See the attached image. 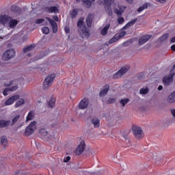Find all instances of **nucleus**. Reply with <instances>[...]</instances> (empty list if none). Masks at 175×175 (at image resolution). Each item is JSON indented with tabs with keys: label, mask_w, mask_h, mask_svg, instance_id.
Wrapping results in <instances>:
<instances>
[{
	"label": "nucleus",
	"mask_w": 175,
	"mask_h": 175,
	"mask_svg": "<svg viewBox=\"0 0 175 175\" xmlns=\"http://www.w3.org/2000/svg\"><path fill=\"white\" fill-rule=\"evenodd\" d=\"M77 27L79 28V32L81 35L85 36V38H90V30L85 26L84 23V18H80L77 21Z\"/></svg>",
	"instance_id": "nucleus-1"
},
{
	"label": "nucleus",
	"mask_w": 175,
	"mask_h": 175,
	"mask_svg": "<svg viewBox=\"0 0 175 175\" xmlns=\"http://www.w3.org/2000/svg\"><path fill=\"white\" fill-rule=\"evenodd\" d=\"M151 38H152V35L150 34L144 35L139 38L138 41L139 46H143V44H144V43H147V42H148Z\"/></svg>",
	"instance_id": "nucleus-11"
},
{
	"label": "nucleus",
	"mask_w": 175,
	"mask_h": 175,
	"mask_svg": "<svg viewBox=\"0 0 175 175\" xmlns=\"http://www.w3.org/2000/svg\"><path fill=\"white\" fill-rule=\"evenodd\" d=\"M117 35L118 34H116L115 37L109 40V44H113V43H114L115 42H117V39L116 38H117Z\"/></svg>",
	"instance_id": "nucleus-41"
},
{
	"label": "nucleus",
	"mask_w": 175,
	"mask_h": 175,
	"mask_svg": "<svg viewBox=\"0 0 175 175\" xmlns=\"http://www.w3.org/2000/svg\"><path fill=\"white\" fill-rule=\"evenodd\" d=\"M175 73L170 72L169 75H166L163 78V83L165 85H169L170 83L173 82V77H174Z\"/></svg>",
	"instance_id": "nucleus-7"
},
{
	"label": "nucleus",
	"mask_w": 175,
	"mask_h": 175,
	"mask_svg": "<svg viewBox=\"0 0 175 175\" xmlns=\"http://www.w3.org/2000/svg\"><path fill=\"white\" fill-rule=\"evenodd\" d=\"M55 79V74L53 73L49 75L44 81L42 86L43 90H47V88L51 87V85H53V83H54Z\"/></svg>",
	"instance_id": "nucleus-2"
},
{
	"label": "nucleus",
	"mask_w": 175,
	"mask_h": 175,
	"mask_svg": "<svg viewBox=\"0 0 175 175\" xmlns=\"http://www.w3.org/2000/svg\"><path fill=\"white\" fill-rule=\"evenodd\" d=\"M130 100H130L129 98L121 99V100H120V105H122V106L123 107H125V105H127V103H129V101H130Z\"/></svg>",
	"instance_id": "nucleus-33"
},
{
	"label": "nucleus",
	"mask_w": 175,
	"mask_h": 175,
	"mask_svg": "<svg viewBox=\"0 0 175 175\" xmlns=\"http://www.w3.org/2000/svg\"><path fill=\"white\" fill-rule=\"evenodd\" d=\"M106 13H107L108 16H113V10L111 9V6L105 7Z\"/></svg>",
	"instance_id": "nucleus-32"
},
{
	"label": "nucleus",
	"mask_w": 175,
	"mask_h": 175,
	"mask_svg": "<svg viewBox=\"0 0 175 175\" xmlns=\"http://www.w3.org/2000/svg\"><path fill=\"white\" fill-rule=\"evenodd\" d=\"M39 133L42 135V136H47V131L45 129H41L39 130Z\"/></svg>",
	"instance_id": "nucleus-40"
},
{
	"label": "nucleus",
	"mask_w": 175,
	"mask_h": 175,
	"mask_svg": "<svg viewBox=\"0 0 175 175\" xmlns=\"http://www.w3.org/2000/svg\"><path fill=\"white\" fill-rule=\"evenodd\" d=\"M33 49H35V46L29 45V46L23 48V53H24V54H25V53H28V51H31V50H33Z\"/></svg>",
	"instance_id": "nucleus-28"
},
{
	"label": "nucleus",
	"mask_w": 175,
	"mask_h": 175,
	"mask_svg": "<svg viewBox=\"0 0 175 175\" xmlns=\"http://www.w3.org/2000/svg\"><path fill=\"white\" fill-rule=\"evenodd\" d=\"M109 88L110 86H109V85H104L102 90L100 91L99 96H106V95H107V92H109Z\"/></svg>",
	"instance_id": "nucleus-16"
},
{
	"label": "nucleus",
	"mask_w": 175,
	"mask_h": 175,
	"mask_svg": "<svg viewBox=\"0 0 175 175\" xmlns=\"http://www.w3.org/2000/svg\"><path fill=\"white\" fill-rule=\"evenodd\" d=\"M18 120H20V115H17L12 119L11 126H13V125H15V124L17 122V121H18Z\"/></svg>",
	"instance_id": "nucleus-38"
},
{
	"label": "nucleus",
	"mask_w": 175,
	"mask_h": 175,
	"mask_svg": "<svg viewBox=\"0 0 175 175\" xmlns=\"http://www.w3.org/2000/svg\"><path fill=\"white\" fill-rule=\"evenodd\" d=\"M14 57H16V51L13 49H10L3 53L2 59L3 61H10Z\"/></svg>",
	"instance_id": "nucleus-3"
},
{
	"label": "nucleus",
	"mask_w": 175,
	"mask_h": 175,
	"mask_svg": "<svg viewBox=\"0 0 175 175\" xmlns=\"http://www.w3.org/2000/svg\"><path fill=\"white\" fill-rule=\"evenodd\" d=\"M112 3H114V0H104L105 7L111 6Z\"/></svg>",
	"instance_id": "nucleus-36"
},
{
	"label": "nucleus",
	"mask_w": 175,
	"mask_h": 175,
	"mask_svg": "<svg viewBox=\"0 0 175 175\" xmlns=\"http://www.w3.org/2000/svg\"><path fill=\"white\" fill-rule=\"evenodd\" d=\"M132 131L134 136L137 140H140L143 137V130H142V128L133 125L132 127Z\"/></svg>",
	"instance_id": "nucleus-6"
},
{
	"label": "nucleus",
	"mask_w": 175,
	"mask_h": 175,
	"mask_svg": "<svg viewBox=\"0 0 175 175\" xmlns=\"http://www.w3.org/2000/svg\"><path fill=\"white\" fill-rule=\"evenodd\" d=\"M131 43H132V42L131 40H127L123 43V46H124V47H128V46H129V44H131Z\"/></svg>",
	"instance_id": "nucleus-45"
},
{
	"label": "nucleus",
	"mask_w": 175,
	"mask_h": 175,
	"mask_svg": "<svg viewBox=\"0 0 175 175\" xmlns=\"http://www.w3.org/2000/svg\"><path fill=\"white\" fill-rule=\"evenodd\" d=\"M49 106L51 107H54L55 106V98L51 97L49 101Z\"/></svg>",
	"instance_id": "nucleus-35"
},
{
	"label": "nucleus",
	"mask_w": 175,
	"mask_h": 175,
	"mask_svg": "<svg viewBox=\"0 0 175 175\" xmlns=\"http://www.w3.org/2000/svg\"><path fill=\"white\" fill-rule=\"evenodd\" d=\"M15 175H18L20 174V170H16L14 173Z\"/></svg>",
	"instance_id": "nucleus-62"
},
{
	"label": "nucleus",
	"mask_w": 175,
	"mask_h": 175,
	"mask_svg": "<svg viewBox=\"0 0 175 175\" xmlns=\"http://www.w3.org/2000/svg\"><path fill=\"white\" fill-rule=\"evenodd\" d=\"M12 84H13V81H11L9 84L5 83L4 85H5V87H10V85H12Z\"/></svg>",
	"instance_id": "nucleus-53"
},
{
	"label": "nucleus",
	"mask_w": 175,
	"mask_h": 175,
	"mask_svg": "<svg viewBox=\"0 0 175 175\" xmlns=\"http://www.w3.org/2000/svg\"><path fill=\"white\" fill-rule=\"evenodd\" d=\"M143 10H144V8L143 6H140V7L137 9L138 13H142V12H143Z\"/></svg>",
	"instance_id": "nucleus-51"
},
{
	"label": "nucleus",
	"mask_w": 175,
	"mask_h": 175,
	"mask_svg": "<svg viewBox=\"0 0 175 175\" xmlns=\"http://www.w3.org/2000/svg\"><path fill=\"white\" fill-rule=\"evenodd\" d=\"M171 50H172V51H175V44H173V45L171 46Z\"/></svg>",
	"instance_id": "nucleus-60"
},
{
	"label": "nucleus",
	"mask_w": 175,
	"mask_h": 175,
	"mask_svg": "<svg viewBox=\"0 0 175 175\" xmlns=\"http://www.w3.org/2000/svg\"><path fill=\"white\" fill-rule=\"evenodd\" d=\"M173 69H175V64L173 66Z\"/></svg>",
	"instance_id": "nucleus-64"
},
{
	"label": "nucleus",
	"mask_w": 175,
	"mask_h": 175,
	"mask_svg": "<svg viewBox=\"0 0 175 175\" xmlns=\"http://www.w3.org/2000/svg\"><path fill=\"white\" fill-rule=\"evenodd\" d=\"M45 10L48 13H58L59 12V10L56 6L46 7Z\"/></svg>",
	"instance_id": "nucleus-18"
},
{
	"label": "nucleus",
	"mask_w": 175,
	"mask_h": 175,
	"mask_svg": "<svg viewBox=\"0 0 175 175\" xmlns=\"http://www.w3.org/2000/svg\"><path fill=\"white\" fill-rule=\"evenodd\" d=\"M10 120H0V129L1 128H8L10 125Z\"/></svg>",
	"instance_id": "nucleus-23"
},
{
	"label": "nucleus",
	"mask_w": 175,
	"mask_h": 175,
	"mask_svg": "<svg viewBox=\"0 0 175 175\" xmlns=\"http://www.w3.org/2000/svg\"><path fill=\"white\" fill-rule=\"evenodd\" d=\"M125 9H126V7L124 5H118V8L113 9V12L115 14H117V16H122V13L125 12Z\"/></svg>",
	"instance_id": "nucleus-14"
},
{
	"label": "nucleus",
	"mask_w": 175,
	"mask_h": 175,
	"mask_svg": "<svg viewBox=\"0 0 175 175\" xmlns=\"http://www.w3.org/2000/svg\"><path fill=\"white\" fill-rule=\"evenodd\" d=\"M33 117H35V116L33 115V111H31L30 112H29L27 116L26 121H31Z\"/></svg>",
	"instance_id": "nucleus-34"
},
{
	"label": "nucleus",
	"mask_w": 175,
	"mask_h": 175,
	"mask_svg": "<svg viewBox=\"0 0 175 175\" xmlns=\"http://www.w3.org/2000/svg\"><path fill=\"white\" fill-rule=\"evenodd\" d=\"M125 35H126V31H121L120 33V34L118 35V39L121 38H124V36H125Z\"/></svg>",
	"instance_id": "nucleus-44"
},
{
	"label": "nucleus",
	"mask_w": 175,
	"mask_h": 175,
	"mask_svg": "<svg viewBox=\"0 0 175 175\" xmlns=\"http://www.w3.org/2000/svg\"><path fill=\"white\" fill-rule=\"evenodd\" d=\"M137 21V18H134L133 20L129 21L125 26H124L122 27V29H128V28L133 27V25H135Z\"/></svg>",
	"instance_id": "nucleus-22"
},
{
	"label": "nucleus",
	"mask_w": 175,
	"mask_h": 175,
	"mask_svg": "<svg viewBox=\"0 0 175 175\" xmlns=\"http://www.w3.org/2000/svg\"><path fill=\"white\" fill-rule=\"evenodd\" d=\"M129 70V66H123L118 71H117L113 76V79L116 80L117 79H121V77L124 76L126 72Z\"/></svg>",
	"instance_id": "nucleus-5"
},
{
	"label": "nucleus",
	"mask_w": 175,
	"mask_h": 175,
	"mask_svg": "<svg viewBox=\"0 0 175 175\" xmlns=\"http://www.w3.org/2000/svg\"><path fill=\"white\" fill-rule=\"evenodd\" d=\"M25 103V100L24 98H20L18 101H17L15 104V107H20L23 106Z\"/></svg>",
	"instance_id": "nucleus-29"
},
{
	"label": "nucleus",
	"mask_w": 175,
	"mask_h": 175,
	"mask_svg": "<svg viewBox=\"0 0 175 175\" xmlns=\"http://www.w3.org/2000/svg\"><path fill=\"white\" fill-rule=\"evenodd\" d=\"M76 2L79 3V2H81V0H76ZM82 2L85 8H87V9H90V8L92 6V3L95 2V0H82Z\"/></svg>",
	"instance_id": "nucleus-15"
},
{
	"label": "nucleus",
	"mask_w": 175,
	"mask_h": 175,
	"mask_svg": "<svg viewBox=\"0 0 175 175\" xmlns=\"http://www.w3.org/2000/svg\"><path fill=\"white\" fill-rule=\"evenodd\" d=\"M64 31L66 33H69L70 32V29L69 27H66Z\"/></svg>",
	"instance_id": "nucleus-52"
},
{
	"label": "nucleus",
	"mask_w": 175,
	"mask_h": 175,
	"mask_svg": "<svg viewBox=\"0 0 175 175\" xmlns=\"http://www.w3.org/2000/svg\"><path fill=\"white\" fill-rule=\"evenodd\" d=\"M27 57H32V54L28 53V54H27Z\"/></svg>",
	"instance_id": "nucleus-63"
},
{
	"label": "nucleus",
	"mask_w": 175,
	"mask_h": 175,
	"mask_svg": "<svg viewBox=\"0 0 175 175\" xmlns=\"http://www.w3.org/2000/svg\"><path fill=\"white\" fill-rule=\"evenodd\" d=\"M170 42H171V43H175V36L172 37L170 39Z\"/></svg>",
	"instance_id": "nucleus-57"
},
{
	"label": "nucleus",
	"mask_w": 175,
	"mask_h": 175,
	"mask_svg": "<svg viewBox=\"0 0 175 175\" xmlns=\"http://www.w3.org/2000/svg\"><path fill=\"white\" fill-rule=\"evenodd\" d=\"M149 90L148 88H141L139 90V94L141 95H146V94L148 92Z\"/></svg>",
	"instance_id": "nucleus-37"
},
{
	"label": "nucleus",
	"mask_w": 175,
	"mask_h": 175,
	"mask_svg": "<svg viewBox=\"0 0 175 175\" xmlns=\"http://www.w3.org/2000/svg\"><path fill=\"white\" fill-rule=\"evenodd\" d=\"M157 2H159V3H165L166 0H157Z\"/></svg>",
	"instance_id": "nucleus-56"
},
{
	"label": "nucleus",
	"mask_w": 175,
	"mask_h": 175,
	"mask_svg": "<svg viewBox=\"0 0 175 175\" xmlns=\"http://www.w3.org/2000/svg\"><path fill=\"white\" fill-rule=\"evenodd\" d=\"M18 88V85L12 86L10 88H8L9 91H17Z\"/></svg>",
	"instance_id": "nucleus-42"
},
{
	"label": "nucleus",
	"mask_w": 175,
	"mask_h": 175,
	"mask_svg": "<svg viewBox=\"0 0 175 175\" xmlns=\"http://www.w3.org/2000/svg\"><path fill=\"white\" fill-rule=\"evenodd\" d=\"M103 102L107 105H111L117 102V98H112L111 97H109L107 100H103Z\"/></svg>",
	"instance_id": "nucleus-25"
},
{
	"label": "nucleus",
	"mask_w": 175,
	"mask_h": 175,
	"mask_svg": "<svg viewBox=\"0 0 175 175\" xmlns=\"http://www.w3.org/2000/svg\"><path fill=\"white\" fill-rule=\"evenodd\" d=\"M110 28V24L106 25V26L101 30V35L103 36H106L107 33L109 32Z\"/></svg>",
	"instance_id": "nucleus-26"
},
{
	"label": "nucleus",
	"mask_w": 175,
	"mask_h": 175,
	"mask_svg": "<svg viewBox=\"0 0 175 175\" xmlns=\"http://www.w3.org/2000/svg\"><path fill=\"white\" fill-rule=\"evenodd\" d=\"M11 10L14 12V13H19V12H21V9L16 5H12Z\"/></svg>",
	"instance_id": "nucleus-30"
},
{
	"label": "nucleus",
	"mask_w": 175,
	"mask_h": 175,
	"mask_svg": "<svg viewBox=\"0 0 175 175\" xmlns=\"http://www.w3.org/2000/svg\"><path fill=\"white\" fill-rule=\"evenodd\" d=\"M148 6H150V3H145L142 7L145 10V9H148Z\"/></svg>",
	"instance_id": "nucleus-49"
},
{
	"label": "nucleus",
	"mask_w": 175,
	"mask_h": 175,
	"mask_svg": "<svg viewBox=\"0 0 175 175\" xmlns=\"http://www.w3.org/2000/svg\"><path fill=\"white\" fill-rule=\"evenodd\" d=\"M69 161H70V156H68V157H65L64 162L68 163V162H69Z\"/></svg>",
	"instance_id": "nucleus-50"
},
{
	"label": "nucleus",
	"mask_w": 175,
	"mask_h": 175,
	"mask_svg": "<svg viewBox=\"0 0 175 175\" xmlns=\"http://www.w3.org/2000/svg\"><path fill=\"white\" fill-rule=\"evenodd\" d=\"M0 143L1 144V146H3V147H4V148H6V147H8V137L5 135H3L0 137Z\"/></svg>",
	"instance_id": "nucleus-21"
},
{
	"label": "nucleus",
	"mask_w": 175,
	"mask_h": 175,
	"mask_svg": "<svg viewBox=\"0 0 175 175\" xmlns=\"http://www.w3.org/2000/svg\"><path fill=\"white\" fill-rule=\"evenodd\" d=\"M169 38V33H165L163 36H161L159 39V42H165V40H167V38Z\"/></svg>",
	"instance_id": "nucleus-31"
},
{
	"label": "nucleus",
	"mask_w": 175,
	"mask_h": 175,
	"mask_svg": "<svg viewBox=\"0 0 175 175\" xmlns=\"http://www.w3.org/2000/svg\"><path fill=\"white\" fill-rule=\"evenodd\" d=\"M94 21V16L92 14H89L86 17V25L88 28L92 27V21Z\"/></svg>",
	"instance_id": "nucleus-17"
},
{
	"label": "nucleus",
	"mask_w": 175,
	"mask_h": 175,
	"mask_svg": "<svg viewBox=\"0 0 175 175\" xmlns=\"http://www.w3.org/2000/svg\"><path fill=\"white\" fill-rule=\"evenodd\" d=\"M17 24H18V21H17V19H10L9 22H8V27L9 28L13 29V28H16V27L17 26Z\"/></svg>",
	"instance_id": "nucleus-19"
},
{
	"label": "nucleus",
	"mask_w": 175,
	"mask_h": 175,
	"mask_svg": "<svg viewBox=\"0 0 175 175\" xmlns=\"http://www.w3.org/2000/svg\"><path fill=\"white\" fill-rule=\"evenodd\" d=\"M129 3H133V0H126Z\"/></svg>",
	"instance_id": "nucleus-61"
},
{
	"label": "nucleus",
	"mask_w": 175,
	"mask_h": 175,
	"mask_svg": "<svg viewBox=\"0 0 175 175\" xmlns=\"http://www.w3.org/2000/svg\"><path fill=\"white\" fill-rule=\"evenodd\" d=\"M11 18L12 16L6 14L0 15V24H1V25H4L5 27H8V24H9V21L11 20Z\"/></svg>",
	"instance_id": "nucleus-10"
},
{
	"label": "nucleus",
	"mask_w": 175,
	"mask_h": 175,
	"mask_svg": "<svg viewBox=\"0 0 175 175\" xmlns=\"http://www.w3.org/2000/svg\"><path fill=\"white\" fill-rule=\"evenodd\" d=\"M125 21V20L124 19L123 17L120 16L118 18V22L119 24H124V22Z\"/></svg>",
	"instance_id": "nucleus-43"
},
{
	"label": "nucleus",
	"mask_w": 175,
	"mask_h": 175,
	"mask_svg": "<svg viewBox=\"0 0 175 175\" xmlns=\"http://www.w3.org/2000/svg\"><path fill=\"white\" fill-rule=\"evenodd\" d=\"M88 105H90V99L84 98L79 102L78 107L79 110H85L88 107Z\"/></svg>",
	"instance_id": "nucleus-8"
},
{
	"label": "nucleus",
	"mask_w": 175,
	"mask_h": 175,
	"mask_svg": "<svg viewBox=\"0 0 175 175\" xmlns=\"http://www.w3.org/2000/svg\"><path fill=\"white\" fill-rule=\"evenodd\" d=\"M125 143L126 144H127L128 147H131V140L129 139V138H126L125 139Z\"/></svg>",
	"instance_id": "nucleus-47"
},
{
	"label": "nucleus",
	"mask_w": 175,
	"mask_h": 175,
	"mask_svg": "<svg viewBox=\"0 0 175 175\" xmlns=\"http://www.w3.org/2000/svg\"><path fill=\"white\" fill-rule=\"evenodd\" d=\"M171 113L173 116V117H175V109H171Z\"/></svg>",
	"instance_id": "nucleus-55"
},
{
	"label": "nucleus",
	"mask_w": 175,
	"mask_h": 175,
	"mask_svg": "<svg viewBox=\"0 0 175 175\" xmlns=\"http://www.w3.org/2000/svg\"><path fill=\"white\" fill-rule=\"evenodd\" d=\"M53 19L55 21H57V22L59 21V19L58 18V16H53Z\"/></svg>",
	"instance_id": "nucleus-54"
},
{
	"label": "nucleus",
	"mask_w": 175,
	"mask_h": 175,
	"mask_svg": "<svg viewBox=\"0 0 175 175\" xmlns=\"http://www.w3.org/2000/svg\"><path fill=\"white\" fill-rule=\"evenodd\" d=\"M49 23L51 24L52 28H53V33H57L58 32V25H57V23L54 21V20L51 19L49 17L46 18Z\"/></svg>",
	"instance_id": "nucleus-13"
},
{
	"label": "nucleus",
	"mask_w": 175,
	"mask_h": 175,
	"mask_svg": "<svg viewBox=\"0 0 175 175\" xmlns=\"http://www.w3.org/2000/svg\"><path fill=\"white\" fill-rule=\"evenodd\" d=\"M42 23H44V19L40 18L36 21V24H42Z\"/></svg>",
	"instance_id": "nucleus-46"
},
{
	"label": "nucleus",
	"mask_w": 175,
	"mask_h": 175,
	"mask_svg": "<svg viewBox=\"0 0 175 175\" xmlns=\"http://www.w3.org/2000/svg\"><path fill=\"white\" fill-rule=\"evenodd\" d=\"M35 129H36V121H33L26 127L25 136H31V135L35 133Z\"/></svg>",
	"instance_id": "nucleus-4"
},
{
	"label": "nucleus",
	"mask_w": 175,
	"mask_h": 175,
	"mask_svg": "<svg viewBox=\"0 0 175 175\" xmlns=\"http://www.w3.org/2000/svg\"><path fill=\"white\" fill-rule=\"evenodd\" d=\"M122 137H124V140H126V139H128V134H123L122 135Z\"/></svg>",
	"instance_id": "nucleus-58"
},
{
	"label": "nucleus",
	"mask_w": 175,
	"mask_h": 175,
	"mask_svg": "<svg viewBox=\"0 0 175 175\" xmlns=\"http://www.w3.org/2000/svg\"><path fill=\"white\" fill-rule=\"evenodd\" d=\"M77 14H79V10L76 8L73 9L70 12V16L72 19L75 17H77Z\"/></svg>",
	"instance_id": "nucleus-27"
},
{
	"label": "nucleus",
	"mask_w": 175,
	"mask_h": 175,
	"mask_svg": "<svg viewBox=\"0 0 175 175\" xmlns=\"http://www.w3.org/2000/svg\"><path fill=\"white\" fill-rule=\"evenodd\" d=\"M167 102L170 105H172V103H175V91L168 96V97L167 98Z\"/></svg>",
	"instance_id": "nucleus-20"
},
{
	"label": "nucleus",
	"mask_w": 175,
	"mask_h": 175,
	"mask_svg": "<svg viewBox=\"0 0 175 175\" xmlns=\"http://www.w3.org/2000/svg\"><path fill=\"white\" fill-rule=\"evenodd\" d=\"M85 150V142L84 140H82L80 142V144L78 146V147L75 149V154L76 155H81L84 152V150Z\"/></svg>",
	"instance_id": "nucleus-9"
},
{
	"label": "nucleus",
	"mask_w": 175,
	"mask_h": 175,
	"mask_svg": "<svg viewBox=\"0 0 175 175\" xmlns=\"http://www.w3.org/2000/svg\"><path fill=\"white\" fill-rule=\"evenodd\" d=\"M42 33L45 35H49L50 33V29L48 27H44L42 29Z\"/></svg>",
	"instance_id": "nucleus-39"
},
{
	"label": "nucleus",
	"mask_w": 175,
	"mask_h": 175,
	"mask_svg": "<svg viewBox=\"0 0 175 175\" xmlns=\"http://www.w3.org/2000/svg\"><path fill=\"white\" fill-rule=\"evenodd\" d=\"M92 124H93L94 128H99L100 126V120L98 118H94L91 121Z\"/></svg>",
	"instance_id": "nucleus-24"
},
{
	"label": "nucleus",
	"mask_w": 175,
	"mask_h": 175,
	"mask_svg": "<svg viewBox=\"0 0 175 175\" xmlns=\"http://www.w3.org/2000/svg\"><path fill=\"white\" fill-rule=\"evenodd\" d=\"M20 98V95L18 94H15L11 97H10L5 103V105L6 106H9L10 105H13L14 102H16L17 99Z\"/></svg>",
	"instance_id": "nucleus-12"
},
{
	"label": "nucleus",
	"mask_w": 175,
	"mask_h": 175,
	"mask_svg": "<svg viewBox=\"0 0 175 175\" xmlns=\"http://www.w3.org/2000/svg\"><path fill=\"white\" fill-rule=\"evenodd\" d=\"M9 91H10V90H9V88H5V89L3 90V94L4 96H7L8 92H9Z\"/></svg>",
	"instance_id": "nucleus-48"
},
{
	"label": "nucleus",
	"mask_w": 175,
	"mask_h": 175,
	"mask_svg": "<svg viewBox=\"0 0 175 175\" xmlns=\"http://www.w3.org/2000/svg\"><path fill=\"white\" fill-rule=\"evenodd\" d=\"M158 90H159V91H162V90H163V86H162V85H159V87H158Z\"/></svg>",
	"instance_id": "nucleus-59"
}]
</instances>
